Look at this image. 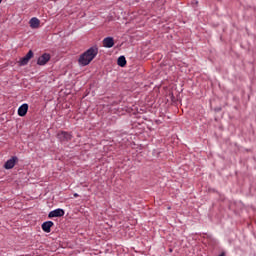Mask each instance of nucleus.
<instances>
[{
    "mask_svg": "<svg viewBox=\"0 0 256 256\" xmlns=\"http://www.w3.org/2000/svg\"><path fill=\"white\" fill-rule=\"evenodd\" d=\"M29 23L31 29H39V25H41V21L39 20V18L36 17H33Z\"/></svg>",
    "mask_w": 256,
    "mask_h": 256,
    "instance_id": "obj_10",
    "label": "nucleus"
},
{
    "mask_svg": "<svg viewBox=\"0 0 256 256\" xmlns=\"http://www.w3.org/2000/svg\"><path fill=\"white\" fill-rule=\"evenodd\" d=\"M54 223L53 221H46L42 224V231L44 233H51V228L53 227Z\"/></svg>",
    "mask_w": 256,
    "mask_h": 256,
    "instance_id": "obj_7",
    "label": "nucleus"
},
{
    "mask_svg": "<svg viewBox=\"0 0 256 256\" xmlns=\"http://www.w3.org/2000/svg\"><path fill=\"white\" fill-rule=\"evenodd\" d=\"M3 0H0V3L2 2Z\"/></svg>",
    "mask_w": 256,
    "mask_h": 256,
    "instance_id": "obj_13",
    "label": "nucleus"
},
{
    "mask_svg": "<svg viewBox=\"0 0 256 256\" xmlns=\"http://www.w3.org/2000/svg\"><path fill=\"white\" fill-rule=\"evenodd\" d=\"M59 141H71V134L67 132H60L57 134Z\"/></svg>",
    "mask_w": 256,
    "mask_h": 256,
    "instance_id": "obj_8",
    "label": "nucleus"
},
{
    "mask_svg": "<svg viewBox=\"0 0 256 256\" xmlns=\"http://www.w3.org/2000/svg\"><path fill=\"white\" fill-rule=\"evenodd\" d=\"M115 45V41L113 40V37H106L103 40V47H106L107 49H111Z\"/></svg>",
    "mask_w": 256,
    "mask_h": 256,
    "instance_id": "obj_6",
    "label": "nucleus"
},
{
    "mask_svg": "<svg viewBox=\"0 0 256 256\" xmlns=\"http://www.w3.org/2000/svg\"><path fill=\"white\" fill-rule=\"evenodd\" d=\"M51 60V55L45 53L42 56H40L37 60V65H47V63H49V61Z\"/></svg>",
    "mask_w": 256,
    "mask_h": 256,
    "instance_id": "obj_3",
    "label": "nucleus"
},
{
    "mask_svg": "<svg viewBox=\"0 0 256 256\" xmlns=\"http://www.w3.org/2000/svg\"><path fill=\"white\" fill-rule=\"evenodd\" d=\"M63 215H65V210L61 209V208H58V209H55V210L51 211L48 214V217L51 219L53 217H63Z\"/></svg>",
    "mask_w": 256,
    "mask_h": 256,
    "instance_id": "obj_4",
    "label": "nucleus"
},
{
    "mask_svg": "<svg viewBox=\"0 0 256 256\" xmlns=\"http://www.w3.org/2000/svg\"><path fill=\"white\" fill-rule=\"evenodd\" d=\"M31 59H33V51L29 50V52L25 55V57L21 58L19 60V65L21 67L27 65V63H29V61H31Z\"/></svg>",
    "mask_w": 256,
    "mask_h": 256,
    "instance_id": "obj_2",
    "label": "nucleus"
},
{
    "mask_svg": "<svg viewBox=\"0 0 256 256\" xmlns=\"http://www.w3.org/2000/svg\"><path fill=\"white\" fill-rule=\"evenodd\" d=\"M27 111H29V104H27V103L22 104L18 108V115H19V117H25V115H27Z\"/></svg>",
    "mask_w": 256,
    "mask_h": 256,
    "instance_id": "obj_5",
    "label": "nucleus"
},
{
    "mask_svg": "<svg viewBox=\"0 0 256 256\" xmlns=\"http://www.w3.org/2000/svg\"><path fill=\"white\" fill-rule=\"evenodd\" d=\"M15 163H17V157L14 156L4 164V167L6 169H13V167H15Z\"/></svg>",
    "mask_w": 256,
    "mask_h": 256,
    "instance_id": "obj_9",
    "label": "nucleus"
},
{
    "mask_svg": "<svg viewBox=\"0 0 256 256\" xmlns=\"http://www.w3.org/2000/svg\"><path fill=\"white\" fill-rule=\"evenodd\" d=\"M119 67H125L127 65V60L125 59V56H120L117 61Z\"/></svg>",
    "mask_w": 256,
    "mask_h": 256,
    "instance_id": "obj_11",
    "label": "nucleus"
},
{
    "mask_svg": "<svg viewBox=\"0 0 256 256\" xmlns=\"http://www.w3.org/2000/svg\"><path fill=\"white\" fill-rule=\"evenodd\" d=\"M97 53H99V50L96 47H91L80 56L78 60L79 65H81L82 67L89 65V63L92 62L93 58L97 57Z\"/></svg>",
    "mask_w": 256,
    "mask_h": 256,
    "instance_id": "obj_1",
    "label": "nucleus"
},
{
    "mask_svg": "<svg viewBox=\"0 0 256 256\" xmlns=\"http://www.w3.org/2000/svg\"><path fill=\"white\" fill-rule=\"evenodd\" d=\"M74 197H79V194H77V193H74Z\"/></svg>",
    "mask_w": 256,
    "mask_h": 256,
    "instance_id": "obj_12",
    "label": "nucleus"
}]
</instances>
